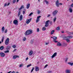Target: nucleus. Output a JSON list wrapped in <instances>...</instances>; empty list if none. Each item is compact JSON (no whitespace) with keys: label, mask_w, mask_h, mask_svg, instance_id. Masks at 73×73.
Masks as SVG:
<instances>
[{"label":"nucleus","mask_w":73,"mask_h":73,"mask_svg":"<svg viewBox=\"0 0 73 73\" xmlns=\"http://www.w3.org/2000/svg\"><path fill=\"white\" fill-rule=\"evenodd\" d=\"M33 33L32 30L30 29L27 30L25 33V36H28L29 35H31Z\"/></svg>","instance_id":"1"},{"label":"nucleus","mask_w":73,"mask_h":73,"mask_svg":"<svg viewBox=\"0 0 73 73\" xmlns=\"http://www.w3.org/2000/svg\"><path fill=\"white\" fill-rule=\"evenodd\" d=\"M58 12V10H56L54 11L52 13V15L53 16L55 17L56 16L57 14V13Z\"/></svg>","instance_id":"2"},{"label":"nucleus","mask_w":73,"mask_h":73,"mask_svg":"<svg viewBox=\"0 0 73 73\" xmlns=\"http://www.w3.org/2000/svg\"><path fill=\"white\" fill-rule=\"evenodd\" d=\"M9 38H7L5 41V45H8L9 44Z\"/></svg>","instance_id":"3"},{"label":"nucleus","mask_w":73,"mask_h":73,"mask_svg":"<svg viewBox=\"0 0 73 73\" xmlns=\"http://www.w3.org/2000/svg\"><path fill=\"white\" fill-rule=\"evenodd\" d=\"M59 3V1L58 0L56 1V5L57 7H59V4H60L61 5H62V3Z\"/></svg>","instance_id":"4"},{"label":"nucleus","mask_w":73,"mask_h":73,"mask_svg":"<svg viewBox=\"0 0 73 73\" xmlns=\"http://www.w3.org/2000/svg\"><path fill=\"white\" fill-rule=\"evenodd\" d=\"M49 21H50L48 20L45 23V27H48V26L49 25L48 23L49 22Z\"/></svg>","instance_id":"5"},{"label":"nucleus","mask_w":73,"mask_h":73,"mask_svg":"<svg viewBox=\"0 0 73 73\" xmlns=\"http://www.w3.org/2000/svg\"><path fill=\"white\" fill-rule=\"evenodd\" d=\"M13 23L15 25H17L19 24L18 23V21L17 20H14L13 21Z\"/></svg>","instance_id":"6"},{"label":"nucleus","mask_w":73,"mask_h":73,"mask_svg":"<svg viewBox=\"0 0 73 73\" xmlns=\"http://www.w3.org/2000/svg\"><path fill=\"white\" fill-rule=\"evenodd\" d=\"M53 41L54 42L57 43V42H58V41L56 40H57V38L55 36H53Z\"/></svg>","instance_id":"7"},{"label":"nucleus","mask_w":73,"mask_h":73,"mask_svg":"<svg viewBox=\"0 0 73 73\" xmlns=\"http://www.w3.org/2000/svg\"><path fill=\"white\" fill-rule=\"evenodd\" d=\"M19 56L18 55H14L13 56V60H15V59H16L17 58H19Z\"/></svg>","instance_id":"8"},{"label":"nucleus","mask_w":73,"mask_h":73,"mask_svg":"<svg viewBox=\"0 0 73 73\" xmlns=\"http://www.w3.org/2000/svg\"><path fill=\"white\" fill-rule=\"evenodd\" d=\"M41 17V16H38L37 17V19L36 21V23H38V21H40V18Z\"/></svg>","instance_id":"9"},{"label":"nucleus","mask_w":73,"mask_h":73,"mask_svg":"<svg viewBox=\"0 0 73 73\" xmlns=\"http://www.w3.org/2000/svg\"><path fill=\"white\" fill-rule=\"evenodd\" d=\"M0 56H1V57H5V54H4V53L3 52H1L0 53Z\"/></svg>","instance_id":"10"},{"label":"nucleus","mask_w":73,"mask_h":73,"mask_svg":"<svg viewBox=\"0 0 73 73\" xmlns=\"http://www.w3.org/2000/svg\"><path fill=\"white\" fill-rule=\"evenodd\" d=\"M31 19H28L26 21V23L27 24H28L31 22Z\"/></svg>","instance_id":"11"},{"label":"nucleus","mask_w":73,"mask_h":73,"mask_svg":"<svg viewBox=\"0 0 73 73\" xmlns=\"http://www.w3.org/2000/svg\"><path fill=\"white\" fill-rule=\"evenodd\" d=\"M33 51L31 50L29 52V54L30 56H31V55H32V54H33Z\"/></svg>","instance_id":"12"},{"label":"nucleus","mask_w":73,"mask_h":73,"mask_svg":"<svg viewBox=\"0 0 73 73\" xmlns=\"http://www.w3.org/2000/svg\"><path fill=\"white\" fill-rule=\"evenodd\" d=\"M57 56V52H55L54 54L52 55V58H54V57Z\"/></svg>","instance_id":"13"},{"label":"nucleus","mask_w":73,"mask_h":73,"mask_svg":"<svg viewBox=\"0 0 73 73\" xmlns=\"http://www.w3.org/2000/svg\"><path fill=\"white\" fill-rule=\"evenodd\" d=\"M61 45H62V44L60 43V42H58L57 44V46H61Z\"/></svg>","instance_id":"14"},{"label":"nucleus","mask_w":73,"mask_h":73,"mask_svg":"<svg viewBox=\"0 0 73 73\" xmlns=\"http://www.w3.org/2000/svg\"><path fill=\"white\" fill-rule=\"evenodd\" d=\"M39 70V68L38 67H36V68H35V71L36 72H38Z\"/></svg>","instance_id":"15"},{"label":"nucleus","mask_w":73,"mask_h":73,"mask_svg":"<svg viewBox=\"0 0 73 73\" xmlns=\"http://www.w3.org/2000/svg\"><path fill=\"white\" fill-rule=\"evenodd\" d=\"M11 49V47L9 46H7L6 48V50H9V49Z\"/></svg>","instance_id":"16"},{"label":"nucleus","mask_w":73,"mask_h":73,"mask_svg":"<svg viewBox=\"0 0 73 73\" xmlns=\"http://www.w3.org/2000/svg\"><path fill=\"white\" fill-rule=\"evenodd\" d=\"M19 20L20 21L22 20H23V15H21L20 16Z\"/></svg>","instance_id":"17"},{"label":"nucleus","mask_w":73,"mask_h":73,"mask_svg":"<svg viewBox=\"0 0 73 73\" xmlns=\"http://www.w3.org/2000/svg\"><path fill=\"white\" fill-rule=\"evenodd\" d=\"M7 3H6L4 5V7H6V6H8L10 4V3H8L7 5Z\"/></svg>","instance_id":"18"},{"label":"nucleus","mask_w":73,"mask_h":73,"mask_svg":"<svg viewBox=\"0 0 73 73\" xmlns=\"http://www.w3.org/2000/svg\"><path fill=\"white\" fill-rule=\"evenodd\" d=\"M69 11L70 12V13H72V12H73V10H72V9L71 8H70L69 9Z\"/></svg>","instance_id":"19"},{"label":"nucleus","mask_w":73,"mask_h":73,"mask_svg":"<svg viewBox=\"0 0 73 73\" xmlns=\"http://www.w3.org/2000/svg\"><path fill=\"white\" fill-rule=\"evenodd\" d=\"M66 73H70V70H66Z\"/></svg>","instance_id":"20"},{"label":"nucleus","mask_w":73,"mask_h":73,"mask_svg":"<svg viewBox=\"0 0 73 73\" xmlns=\"http://www.w3.org/2000/svg\"><path fill=\"white\" fill-rule=\"evenodd\" d=\"M4 30H5V28H4V27H2V31L3 32H4Z\"/></svg>","instance_id":"21"},{"label":"nucleus","mask_w":73,"mask_h":73,"mask_svg":"<svg viewBox=\"0 0 73 73\" xmlns=\"http://www.w3.org/2000/svg\"><path fill=\"white\" fill-rule=\"evenodd\" d=\"M21 13V11H19L18 14V17H20V15Z\"/></svg>","instance_id":"22"},{"label":"nucleus","mask_w":73,"mask_h":73,"mask_svg":"<svg viewBox=\"0 0 73 73\" xmlns=\"http://www.w3.org/2000/svg\"><path fill=\"white\" fill-rule=\"evenodd\" d=\"M24 8V5H22L21 8H19V11L20 10H21V9H22V8Z\"/></svg>","instance_id":"23"},{"label":"nucleus","mask_w":73,"mask_h":73,"mask_svg":"<svg viewBox=\"0 0 73 73\" xmlns=\"http://www.w3.org/2000/svg\"><path fill=\"white\" fill-rule=\"evenodd\" d=\"M30 6V4L29 3L27 5V9H29Z\"/></svg>","instance_id":"24"},{"label":"nucleus","mask_w":73,"mask_h":73,"mask_svg":"<svg viewBox=\"0 0 73 73\" xmlns=\"http://www.w3.org/2000/svg\"><path fill=\"white\" fill-rule=\"evenodd\" d=\"M4 49V46H2L0 47V50H2Z\"/></svg>","instance_id":"25"},{"label":"nucleus","mask_w":73,"mask_h":73,"mask_svg":"<svg viewBox=\"0 0 73 73\" xmlns=\"http://www.w3.org/2000/svg\"><path fill=\"white\" fill-rule=\"evenodd\" d=\"M68 64H69L71 66H73V63L68 62Z\"/></svg>","instance_id":"26"},{"label":"nucleus","mask_w":73,"mask_h":73,"mask_svg":"<svg viewBox=\"0 0 73 73\" xmlns=\"http://www.w3.org/2000/svg\"><path fill=\"white\" fill-rule=\"evenodd\" d=\"M56 30L57 31H60V27H57L56 28Z\"/></svg>","instance_id":"27"},{"label":"nucleus","mask_w":73,"mask_h":73,"mask_svg":"<svg viewBox=\"0 0 73 73\" xmlns=\"http://www.w3.org/2000/svg\"><path fill=\"white\" fill-rule=\"evenodd\" d=\"M56 19L57 18H56V17H55L53 19V21L54 23H55V22H56Z\"/></svg>","instance_id":"28"},{"label":"nucleus","mask_w":73,"mask_h":73,"mask_svg":"<svg viewBox=\"0 0 73 73\" xmlns=\"http://www.w3.org/2000/svg\"><path fill=\"white\" fill-rule=\"evenodd\" d=\"M67 45H68V44H67L66 43H64L63 44V46H66Z\"/></svg>","instance_id":"29"},{"label":"nucleus","mask_w":73,"mask_h":73,"mask_svg":"<svg viewBox=\"0 0 73 73\" xmlns=\"http://www.w3.org/2000/svg\"><path fill=\"white\" fill-rule=\"evenodd\" d=\"M73 38V36H67V38Z\"/></svg>","instance_id":"30"},{"label":"nucleus","mask_w":73,"mask_h":73,"mask_svg":"<svg viewBox=\"0 0 73 73\" xmlns=\"http://www.w3.org/2000/svg\"><path fill=\"white\" fill-rule=\"evenodd\" d=\"M12 47L13 48H16V45L15 44H13V45Z\"/></svg>","instance_id":"31"},{"label":"nucleus","mask_w":73,"mask_h":73,"mask_svg":"<svg viewBox=\"0 0 73 73\" xmlns=\"http://www.w3.org/2000/svg\"><path fill=\"white\" fill-rule=\"evenodd\" d=\"M42 31H45L46 30V27H43L42 29Z\"/></svg>","instance_id":"32"},{"label":"nucleus","mask_w":73,"mask_h":73,"mask_svg":"<svg viewBox=\"0 0 73 73\" xmlns=\"http://www.w3.org/2000/svg\"><path fill=\"white\" fill-rule=\"evenodd\" d=\"M55 31L54 30H52L51 32V35H53V33Z\"/></svg>","instance_id":"33"},{"label":"nucleus","mask_w":73,"mask_h":73,"mask_svg":"<svg viewBox=\"0 0 73 73\" xmlns=\"http://www.w3.org/2000/svg\"><path fill=\"white\" fill-rule=\"evenodd\" d=\"M9 50H6V51H4V53H9Z\"/></svg>","instance_id":"34"},{"label":"nucleus","mask_w":73,"mask_h":73,"mask_svg":"<svg viewBox=\"0 0 73 73\" xmlns=\"http://www.w3.org/2000/svg\"><path fill=\"white\" fill-rule=\"evenodd\" d=\"M66 40L67 42H70V40L69 39H66Z\"/></svg>","instance_id":"35"},{"label":"nucleus","mask_w":73,"mask_h":73,"mask_svg":"<svg viewBox=\"0 0 73 73\" xmlns=\"http://www.w3.org/2000/svg\"><path fill=\"white\" fill-rule=\"evenodd\" d=\"M66 38H68V36H66V37H64L63 38V40H66Z\"/></svg>","instance_id":"36"},{"label":"nucleus","mask_w":73,"mask_h":73,"mask_svg":"<svg viewBox=\"0 0 73 73\" xmlns=\"http://www.w3.org/2000/svg\"><path fill=\"white\" fill-rule=\"evenodd\" d=\"M23 64H21L19 65V68H21V67H22L23 66Z\"/></svg>","instance_id":"37"},{"label":"nucleus","mask_w":73,"mask_h":73,"mask_svg":"<svg viewBox=\"0 0 73 73\" xmlns=\"http://www.w3.org/2000/svg\"><path fill=\"white\" fill-rule=\"evenodd\" d=\"M4 36L2 38V42H3V41H4Z\"/></svg>","instance_id":"38"},{"label":"nucleus","mask_w":73,"mask_h":73,"mask_svg":"<svg viewBox=\"0 0 73 73\" xmlns=\"http://www.w3.org/2000/svg\"><path fill=\"white\" fill-rule=\"evenodd\" d=\"M45 2L46 4L48 5V4H49V2L48 1H47L46 0H45Z\"/></svg>","instance_id":"39"},{"label":"nucleus","mask_w":73,"mask_h":73,"mask_svg":"<svg viewBox=\"0 0 73 73\" xmlns=\"http://www.w3.org/2000/svg\"><path fill=\"white\" fill-rule=\"evenodd\" d=\"M37 13H38V14H40V13H41V12H40V10H38Z\"/></svg>","instance_id":"40"},{"label":"nucleus","mask_w":73,"mask_h":73,"mask_svg":"<svg viewBox=\"0 0 73 73\" xmlns=\"http://www.w3.org/2000/svg\"><path fill=\"white\" fill-rule=\"evenodd\" d=\"M16 0H13V3L15 4L16 3Z\"/></svg>","instance_id":"41"},{"label":"nucleus","mask_w":73,"mask_h":73,"mask_svg":"<svg viewBox=\"0 0 73 73\" xmlns=\"http://www.w3.org/2000/svg\"><path fill=\"white\" fill-rule=\"evenodd\" d=\"M31 66V64H30L29 65H28L27 66V68H28L29 67H30V66Z\"/></svg>","instance_id":"42"},{"label":"nucleus","mask_w":73,"mask_h":73,"mask_svg":"<svg viewBox=\"0 0 73 73\" xmlns=\"http://www.w3.org/2000/svg\"><path fill=\"white\" fill-rule=\"evenodd\" d=\"M23 40L24 41H25V40H26V38L24 37L23 39Z\"/></svg>","instance_id":"43"},{"label":"nucleus","mask_w":73,"mask_h":73,"mask_svg":"<svg viewBox=\"0 0 73 73\" xmlns=\"http://www.w3.org/2000/svg\"><path fill=\"white\" fill-rule=\"evenodd\" d=\"M34 69H35V68H34V67H33L32 68V69L31 70V72H33V70H34Z\"/></svg>","instance_id":"44"},{"label":"nucleus","mask_w":73,"mask_h":73,"mask_svg":"<svg viewBox=\"0 0 73 73\" xmlns=\"http://www.w3.org/2000/svg\"><path fill=\"white\" fill-rule=\"evenodd\" d=\"M7 29H6L4 33H7Z\"/></svg>","instance_id":"45"},{"label":"nucleus","mask_w":73,"mask_h":73,"mask_svg":"<svg viewBox=\"0 0 73 73\" xmlns=\"http://www.w3.org/2000/svg\"><path fill=\"white\" fill-rule=\"evenodd\" d=\"M68 58H66V60H65V62H67V61H68Z\"/></svg>","instance_id":"46"},{"label":"nucleus","mask_w":73,"mask_h":73,"mask_svg":"<svg viewBox=\"0 0 73 73\" xmlns=\"http://www.w3.org/2000/svg\"><path fill=\"white\" fill-rule=\"evenodd\" d=\"M52 21H50V25H52Z\"/></svg>","instance_id":"47"},{"label":"nucleus","mask_w":73,"mask_h":73,"mask_svg":"<svg viewBox=\"0 0 73 73\" xmlns=\"http://www.w3.org/2000/svg\"><path fill=\"white\" fill-rule=\"evenodd\" d=\"M33 14V13H30V14L29 15V16H32V15Z\"/></svg>","instance_id":"48"},{"label":"nucleus","mask_w":73,"mask_h":73,"mask_svg":"<svg viewBox=\"0 0 73 73\" xmlns=\"http://www.w3.org/2000/svg\"><path fill=\"white\" fill-rule=\"evenodd\" d=\"M17 50V49H15L14 50L13 52H15V51H16Z\"/></svg>","instance_id":"49"},{"label":"nucleus","mask_w":73,"mask_h":73,"mask_svg":"<svg viewBox=\"0 0 73 73\" xmlns=\"http://www.w3.org/2000/svg\"><path fill=\"white\" fill-rule=\"evenodd\" d=\"M40 31V30L39 29V28H38L37 29V32H39Z\"/></svg>","instance_id":"50"},{"label":"nucleus","mask_w":73,"mask_h":73,"mask_svg":"<svg viewBox=\"0 0 73 73\" xmlns=\"http://www.w3.org/2000/svg\"><path fill=\"white\" fill-rule=\"evenodd\" d=\"M47 73H52V71H47Z\"/></svg>","instance_id":"51"},{"label":"nucleus","mask_w":73,"mask_h":73,"mask_svg":"<svg viewBox=\"0 0 73 73\" xmlns=\"http://www.w3.org/2000/svg\"><path fill=\"white\" fill-rule=\"evenodd\" d=\"M48 66V64H46V65L45 66V67H44V68H46V67H47V66Z\"/></svg>","instance_id":"52"},{"label":"nucleus","mask_w":73,"mask_h":73,"mask_svg":"<svg viewBox=\"0 0 73 73\" xmlns=\"http://www.w3.org/2000/svg\"><path fill=\"white\" fill-rule=\"evenodd\" d=\"M71 7H73V3L71 5Z\"/></svg>","instance_id":"53"},{"label":"nucleus","mask_w":73,"mask_h":73,"mask_svg":"<svg viewBox=\"0 0 73 73\" xmlns=\"http://www.w3.org/2000/svg\"><path fill=\"white\" fill-rule=\"evenodd\" d=\"M23 15H24V14L25 13V11H23Z\"/></svg>","instance_id":"54"},{"label":"nucleus","mask_w":73,"mask_h":73,"mask_svg":"<svg viewBox=\"0 0 73 73\" xmlns=\"http://www.w3.org/2000/svg\"><path fill=\"white\" fill-rule=\"evenodd\" d=\"M50 16V14H48L47 15V17H49V16Z\"/></svg>","instance_id":"55"},{"label":"nucleus","mask_w":73,"mask_h":73,"mask_svg":"<svg viewBox=\"0 0 73 73\" xmlns=\"http://www.w3.org/2000/svg\"><path fill=\"white\" fill-rule=\"evenodd\" d=\"M27 60H28V57L26 59V61H27Z\"/></svg>","instance_id":"56"},{"label":"nucleus","mask_w":73,"mask_h":73,"mask_svg":"<svg viewBox=\"0 0 73 73\" xmlns=\"http://www.w3.org/2000/svg\"><path fill=\"white\" fill-rule=\"evenodd\" d=\"M11 72H12V71H9V72H7V73H11Z\"/></svg>","instance_id":"57"},{"label":"nucleus","mask_w":73,"mask_h":73,"mask_svg":"<svg viewBox=\"0 0 73 73\" xmlns=\"http://www.w3.org/2000/svg\"><path fill=\"white\" fill-rule=\"evenodd\" d=\"M49 44V43H46V45H48Z\"/></svg>","instance_id":"58"},{"label":"nucleus","mask_w":73,"mask_h":73,"mask_svg":"<svg viewBox=\"0 0 73 73\" xmlns=\"http://www.w3.org/2000/svg\"><path fill=\"white\" fill-rule=\"evenodd\" d=\"M61 33H64V32L62 31Z\"/></svg>","instance_id":"59"},{"label":"nucleus","mask_w":73,"mask_h":73,"mask_svg":"<svg viewBox=\"0 0 73 73\" xmlns=\"http://www.w3.org/2000/svg\"><path fill=\"white\" fill-rule=\"evenodd\" d=\"M19 1V0H17V2H18V1Z\"/></svg>","instance_id":"60"},{"label":"nucleus","mask_w":73,"mask_h":73,"mask_svg":"<svg viewBox=\"0 0 73 73\" xmlns=\"http://www.w3.org/2000/svg\"><path fill=\"white\" fill-rule=\"evenodd\" d=\"M32 42H33V41H32V40H31V43H32Z\"/></svg>","instance_id":"61"},{"label":"nucleus","mask_w":73,"mask_h":73,"mask_svg":"<svg viewBox=\"0 0 73 73\" xmlns=\"http://www.w3.org/2000/svg\"><path fill=\"white\" fill-rule=\"evenodd\" d=\"M1 41H0V44H1Z\"/></svg>","instance_id":"62"},{"label":"nucleus","mask_w":73,"mask_h":73,"mask_svg":"<svg viewBox=\"0 0 73 73\" xmlns=\"http://www.w3.org/2000/svg\"><path fill=\"white\" fill-rule=\"evenodd\" d=\"M11 23H12V21H11L10 22V23L11 24Z\"/></svg>","instance_id":"63"},{"label":"nucleus","mask_w":73,"mask_h":73,"mask_svg":"<svg viewBox=\"0 0 73 73\" xmlns=\"http://www.w3.org/2000/svg\"><path fill=\"white\" fill-rule=\"evenodd\" d=\"M16 73H19V72H17Z\"/></svg>","instance_id":"64"}]
</instances>
